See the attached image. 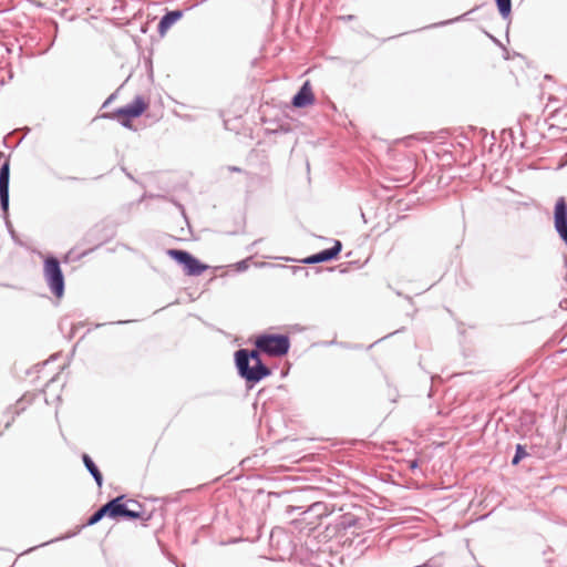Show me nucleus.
I'll return each mask as SVG.
<instances>
[{"mask_svg": "<svg viewBox=\"0 0 567 567\" xmlns=\"http://www.w3.org/2000/svg\"><path fill=\"white\" fill-rule=\"evenodd\" d=\"M9 177H10V162L6 159L0 168V202L4 212L9 206Z\"/></svg>", "mask_w": 567, "mask_h": 567, "instance_id": "obj_8", "label": "nucleus"}, {"mask_svg": "<svg viewBox=\"0 0 567 567\" xmlns=\"http://www.w3.org/2000/svg\"><path fill=\"white\" fill-rule=\"evenodd\" d=\"M257 349L272 357H281L289 350V339L282 334H261L256 338Z\"/></svg>", "mask_w": 567, "mask_h": 567, "instance_id": "obj_3", "label": "nucleus"}, {"mask_svg": "<svg viewBox=\"0 0 567 567\" xmlns=\"http://www.w3.org/2000/svg\"><path fill=\"white\" fill-rule=\"evenodd\" d=\"M183 17V12L179 10L169 11L166 13L158 23V32L164 37L171 27L176 23Z\"/></svg>", "mask_w": 567, "mask_h": 567, "instance_id": "obj_12", "label": "nucleus"}, {"mask_svg": "<svg viewBox=\"0 0 567 567\" xmlns=\"http://www.w3.org/2000/svg\"><path fill=\"white\" fill-rule=\"evenodd\" d=\"M315 103V95L309 81H306L292 99L295 107H306Z\"/></svg>", "mask_w": 567, "mask_h": 567, "instance_id": "obj_9", "label": "nucleus"}, {"mask_svg": "<svg viewBox=\"0 0 567 567\" xmlns=\"http://www.w3.org/2000/svg\"><path fill=\"white\" fill-rule=\"evenodd\" d=\"M554 224L558 235L567 244V204L564 197L558 198L555 204Z\"/></svg>", "mask_w": 567, "mask_h": 567, "instance_id": "obj_7", "label": "nucleus"}, {"mask_svg": "<svg viewBox=\"0 0 567 567\" xmlns=\"http://www.w3.org/2000/svg\"><path fill=\"white\" fill-rule=\"evenodd\" d=\"M527 455L526 451L524 450V447L522 445H517L516 447V454L515 456L513 457V461H512V464L513 465H517L519 463V461L525 457Z\"/></svg>", "mask_w": 567, "mask_h": 567, "instance_id": "obj_15", "label": "nucleus"}, {"mask_svg": "<svg viewBox=\"0 0 567 567\" xmlns=\"http://www.w3.org/2000/svg\"><path fill=\"white\" fill-rule=\"evenodd\" d=\"M117 507L115 506L114 501H110L105 505H103L100 509H97L87 520V525H94L99 523L103 517L107 516L114 519H117Z\"/></svg>", "mask_w": 567, "mask_h": 567, "instance_id": "obj_11", "label": "nucleus"}, {"mask_svg": "<svg viewBox=\"0 0 567 567\" xmlns=\"http://www.w3.org/2000/svg\"><path fill=\"white\" fill-rule=\"evenodd\" d=\"M82 458H83V463H84L85 467L92 474V476L94 477L96 484L99 486H102L103 477H102L101 472L99 471V468L94 464V462L91 460V457L87 454H84Z\"/></svg>", "mask_w": 567, "mask_h": 567, "instance_id": "obj_13", "label": "nucleus"}, {"mask_svg": "<svg viewBox=\"0 0 567 567\" xmlns=\"http://www.w3.org/2000/svg\"><path fill=\"white\" fill-rule=\"evenodd\" d=\"M147 109L148 102L144 97L137 96L131 104L116 110L113 116L130 127V120L141 116Z\"/></svg>", "mask_w": 567, "mask_h": 567, "instance_id": "obj_6", "label": "nucleus"}, {"mask_svg": "<svg viewBox=\"0 0 567 567\" xmlns=\"http://www.w3.org/2000/svg\"><path fill=\"white\" fill-rule=\"evenodd\" d=\"M236 365L239 374L249 382H258L270 374V370L262 364L259 352L245 349L236 352Z\"/></svg>", "mask_w": 567, "mask_h": 567, "instance_id": "obj_1", "label": "nucleus"}, {"mask_svg": "<svg viewBox=\"0 0 567 567\" xmlns=\"http://www.w3.org/2000/svg\"><path fill=\"white\" fill-rule=\"evenodd\" d=\"M498 11L502 14V17L507 18L512 10V2L511 0H495Z\"/></svg>", "mask_w": 567, "mask_h": 567, "instance_id": "obj_14", "label": "nucleus"}, {"mask_svg": "<svg viewBox=\"0 0 567 567\" xmlns=\"http://www.w3.org/2000/svg\"><path fill=\"white\" fill-rule=\"evenodd\" d=\"M43 276L51 292L60 299L64 293V276L55 257H47L43 264Z\"/></svg>", "mask_w": 567, "mask_h": 567, "instance_id": "obj_2", "label": "nucleus"}, {"mask_svg": "<svg viewBox=\"0 0 567 567\" xmlns=\"http://www.w3.org/2000/svg\"><path fill=\"white\" fill-rule=\"evenodd\" d=\"M341 248H342L341 243L339 240H336L334 244H333V247H331L329 249H326V250H322V251H320L318 254H315L312 256H309L308 258L305 259V262H307V264H319V262H323V261H328V260L334 259L340 254Z\"/></svg>", "mask_w": 567, "mask_h": 567, "instance_id": "obj_10", "label": "nucleus"}, {"mask_svg": "<svg viewBox=\"0 0 567 567\" xmlns=\"http://www.w3.org/2000/svg\"><path fill=\"white\" fill-rule=\"evenodd\" d=\"M167 255L183 266L187 276H199L208 268L207 265L202 264L198 259L184 250L169 249Z\"/></svg>", "mask_w": 567, "mask_h": 567, "instance_id": "obj_5", "label": "nucleus"}, {"mask_svg": "<svg viewBox=\"0 0 567 567\" xmlns=\"http://www.w3.org/2000/svg\"><path fill=\"white\" fill-rule=\"evenodd\" d=\"M117 507V518L125 517L128 519L148 520L151 514L146 511L145 506L134 499H127L124 495L117 496L113 499Z\"/></svg>", "mask_w": 567, "mask_h": 567, "instance_id": "obj_4", "label": "nucleus"}]
</instances>
